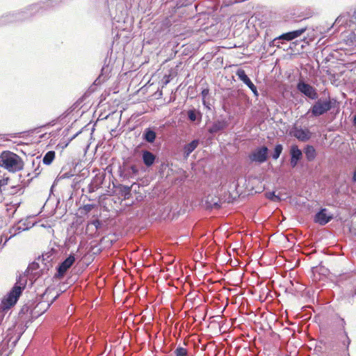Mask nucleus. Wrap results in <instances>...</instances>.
Segmentation results:
<instances>
[{
	"mask_svg": "<svg viewBox=\"0 0 356 356\" xmlns=\"http://www.w3.org/2000/svg\"><path fill=\"white\" fill-rule=\"evenodd\" d=\"M346 323L343 318L337 317L331 325V332L333 335L332 343L330 349L338 353H348L351 340L346 330Z\"/></svg>",
	"mask_w": 356,
	"mask_h": 356,
	"instance_id": "1",
	"label": "nucleus"
},
{
	"mask_svg": "<svg viewBox=\"0 0 356 356\" xmlns=\"http://www.w3.org/2000/svg\"><path fill=\"white\" fill-rule=\"evenodd\" d=\"M0 167L10 172L22 171L24 168L23 159L11 151H3L0 154Z\"/></svg>",
	"mask_w": 356,
	"mask_h": 356,
	"instance_id": "2",
	"label": "nucleus"
},
{
	"mask_svg": "<svg viewBox=\"0 0 356 356\" xmlns=\"http://www.w3.org/2000/svg\"><path fill=\"white\" fill-rule=\"evenodd\" d=\"M24 288V285L20 286L16 283L8 294L2 298L1 308L6 311L13 307L17 303Z\"/></svg>",
	"mask_w": 356,
	"mask_h": 356,
	"instance_id": "3",
	"label": "nucleus"
},
{
	"mask_svg": "<svg viewBox=\"0 0 356 356\" xmlns=\"http://www.w3.org/2000/svg\"><path fill=\"white\" fill-rule=\"evenodd\" d=\"M336 102L337 101L334 99L328 98L324 100L319 99L313 104L310 111L314 117L322 115L330 111L332 107H334Z\"/></svg>",
	"mask_w": 356,
	"mask_h": 356,
	"instance_id": "4",
	"label": "nucleus"
},
{
	"mask_svg": "<svg viewBox=\"0 0 356 356\" xmlns=\"http://www.w3.org/2000/svg\"><path fill=\"white\" fill-rule=\"evenodd\" d=\"M268 149L266 146H262L252 151L248 156L252 162H256L259 164L264 163L268 159Z\"/></svg>",
	"mask_w": 356,
	"mask_h": 356,
	"instance_id": "5",
	"label": "nucleus"
},
{
	"mask_svg": "<svg viewBox=\"0 0 356 356\" xmlns=\"http://www.w3.org/2000/svg\"><path fill=\"white\" fill-rule=\"evenodd\" d=\"M297 89L311 99H316L318 98L316 90L313 86L304 81H300L298 83Z\"/></svg>",
	"mask_w": 356,
	"mask_h": 356,
	"instance_id": "6",
	"label": "nucleus"
},
{
	"mask_svg": "<svg viewBox=\"0 0 356 356\" xmlns=\"http://www.w3.org/2000/svg\"><path fill=\"white\" fill-rule=\"evenodd\" d=\"M75 261L74 255L70 254L65 261H63L58 267V277H63L67 270L73 265Z\"/></svg>",
	"mask_w": 356,
	"mask_h": 356,
	"instance_id": "7",
	"label": "nucleus"
},
{
	"mask_svg": "<svg viewBox=\"0 0 356 356\" xmlns=\"http://www.w3.org/2000/svg\"><path fill=\"white\" fill-rule=\"evenodd\" d=\"M307 30V27H304L296 31H290L286 33H283L280 36L275 38L274 41L276 40H284L286 41H291L295 38L300 37L302 33H304Z\"/></svg>",
	"mask_w": 356,
	"mask_h": 356,
	"instance_id": "8",
	"label": "nucleus"
},
{
	"mask_svg": "<svg viewBox=\"0 0 356 356\" xmlns=\"http://www.w3.org/2000/svg\"><path fill=\"white\" fill-rule=\"evenodd\" d=\"M293 135L297 139L302 142L307 141L312 136V133L308 129L295 128Z\"/></svg>",
	"mask_w": 356,
	"mask_h": 356,
	"instance_id": "9",
	"label": "nucleus"
},
{
	"mask_svg": "<svg viewBox=\"0 0 356 356\" xmlns=\"http://www.w3.org/2000/svg\"><path fill=\"white\" fill-rule=\"evenodd\" d=\"M332 218V216H327L326 214V209H322L319 212H318L314 217V222H317L321 225H324L327 224L328 222L331 220Z\"/></svg>",
	"mask_w": 356,
	"mask_h": 356,
	"instance_id": "10",
	"label": "nucleus"
},
{
	"mask_svg": "<svg viewBox=\"0 0 356 356\" xmlns=\"http://www.w3.org/2000/svg\"><path fill=\"white\" fill-rule=\"evenodd\" d=\"M142 159L144 164L149 167L154 164L156 160V156L147 150H144L142 152Z\"/></svg>",
	"mask_w": 356,
	"mask_h": 356,
	"instance_id": "11",
	"label": "nucleus"
},
{
	"mask_svg": "<svg viewBox=\"0 0 356 356\" xmlns=\"http://www.w3.org/2000/svg\"><path fill=\"white\" fill-rule=\"evenodd\" d=\"M199 143V140H193L191 143L185 145L183 149L184 156L187 158L190 154L197 147Z\"/></svg>",
	"mask_w": 356,
	"mask_h": 356,
	"instance_id": "12",
	"label": "nucleus"
},
{
	"mask_svg": "<svg viewBox=\"0 0 356 356\" xmlns=\"http://www.w3.org/2000/svg\"><path fill=\"white\" fill-rule=\"evenodd\" d=\"M156 137V134L150 128L145 129L143 133V138L148 143L154 142Z\"/></svg>",
	"mask_w": 356,
	"mask_h": 356,
	"instance_id": "13",
	"label": "nucleus"
},
{
	"mask_svg": "<svg viewBox=\"0 0 356 356\" xmlns=\"http://www.w3.org/2000/svg\"><path fill=\"white\" fill-rule=\"evenodd\" d=\"M305 154L309 161H314L316 156V149L312 145H307L305 148Z\"/></svg>",
	"mask_w": 356,
	"mask_h": 356,
	"instance_id": "14",
	"label": "nucleus"
},
{
	"mask_svg": "<svg viewBox=\"0 0 356 356\" xmlns=\"http://www.w3.org/2000/svg\"><path fill=\"white\" fill-rule=\"evenodd\" d=\"M291 157L297 160L302 159V153L296 145H293L291 147L290 149Z\"/></svg>",
	"mask_w": 356,
	"mask_h": 356,
	"instance_id": "15",
	"label": "nucleus"
},
{
	"mask_svg": "<svg viewBox=\"0 0 356 356\" xmlns=\"http://www.w3.org/2000/svg\"><path fill=\"white\" fill-rule=\"evenodd\" d=\"M56 153L54 151L47 152L43 157L42 161L45 165H50L55 159Z\"/></svg>",
	"mask_w": 356,
	"mask_h": 356,
	"instance_id": "16",
	"label": "nucleus"
},
{
	"mask_svg": "<svg viewBox=\"0 0 356 356\" xmlns=\"http://www.w3.org/2000/svg\"><path fill=\"white\" fill-rule=\"evenodd\" d=\"M236 74L238 76V79L245 84H246L250 81V78L245 74V70L243 69H238L236 71Z\"/></svg>",
	"mask_w": 356,
	"mask_h": 356,
	"instance_id": "17",
	"label": "nucleus"
},
{
	"mask_svg": "<svg viewBox=\"0 0 356 356\" xmlns=\"http://www.w3.org/2000/svg\"><path fill=\"white\" fill-rule=\"evenodd\" d=\"M283 150V147L281 144H277L275 145L274 148V152L272 154V157L274 160H277L280 154H282V152Z\"/></svg>",
	"mask_w": 356,
	"mask_h": 356,
	"instance_id": "18",
	"label": "nucleus"
},
{
	"mask_svg": "<svg viewBox=\"0 0 356 356\" xmlns=\"http://www.w3.org/2000/svg\"><path fill=\"white\" fill-rule=\"evenodd\" d=\"M174 354L175 355V356H188V350L186 348L181 346L177 347L175 350Z\"/></svg>",
	"mask_w": 356,
	"mask_h": 356,
	"instance_id": "19",
	"label": "nucleus"
},
{
	"mask_svg": "<svg viewBox=\"0 0 356 356\" xmlns=\"http://www.w3.org/2000/svg\"><path fill=\"white\" fill-rule=\"evenodd\" d=\"M197 114L198 113L195 110H189L188 111V119L192 122L195 121L197 120Z\"/></svg>",
	"mask_w": 356,
	"mask_h": 356,
	"instance_id": "20",
	"label": "nucleus"
},
{
	"mask_svg": "<svg viewBox=\"0 0 356 356\" xmlns=\"http://www.w3.org/2000/svg\"><path fill=\"white\" fill-rule=\"evenodd\" d=\"M222 123L218 122V123L214 124L212 127L210 129V132H216L222 129H223Z\"/></svg>",
	"mask_w": 356,
	"mask_h": 356,
	"instance_id": "21",
	"label": "nucleus"
},
{
	"mask_svg": "<svg viewBox=\"0 0 356 356\" xmlns=\"http://www.w3.org/2000/svg\"><path fill=\"white\" fill-rule=\"evenodd\" d=\"M253 92V94L257 97L259 95L257 87L254 85V83L251 81V80L245 84Z\"/></svg>",
	"mask_w": 356,
	"mask_h": 356,
	"instance_id": "22",
	"label": "nucleus"
},
{
	"mask_svg": "<svg viewBox=\"0 0 356 356\" xmlns=\"http://www.w3.org/2000/svg\"><path fill=\"white\" fill-rule=\"evenodd\" d=\"M122 191L124 194V198L125 199L126 198H129V196L130 195V193H131V187L124 186H123V189L122 190Z\"/></svg>",
	"mask_w": 356,
	"mask_h": 356,
	"instance_id": "23",
	"label": "nucleus"
},
{
	"mask_svg": "<svg viewBox=\"0 0 356 356\" xmlns=\"http://www.w3.org/2000/svg\"><path fill=\"white\" fill-rule=\"evenodd\" d=\"M94 208H95L94 204H88L83 205V207H82V209L85 211L86 213H88Z\"/></svg>",
	"mask_w": 356,
	"mask_h": 356,
	"instance_id": "24",
	"label": "nucleus"
},
{
	"mask_svg": "<svg viewBox=\"0 0 356 356\" xmlns=\"http://www.w3.org/2000/svg\"><path fill=\"white\" fill-rule=\"evenodd\" d=\"M266 196L269 199H271V200H280V198L275 195V193L273 192V193H266Z\"/></svg>",
	"mask_w": 356,
	"mask_h": 356,
	"instance_id": "25",
	"label": "nucleus"
},
{
	"mask_svg": "<svg viewBox=\"0 0 356 356\" xmlns=\"http://www.w3.org/2000/svg\"><path fill=\"white\" fill-rule=\"evenodd\" d=\"M209 93V88H204V90H202L201 95H202L203 100H204L206 99V97L208 96Z\"/></svg>",
	"mask_w": 356,
	"mask_h": 356,
	"instance_id": "26",
	"label": "nucleus"
},
{
	"mask_svg": "<svg viewBox=\"0 0 356 356\" xmlns=\"http://www.w3.org/2000/svg\"><path fill=\"white\" fill-rule=\"evenodd\" d=\"M91 224L95 227L96 229H98L101 227V222L98 219L92 220Z\"/></svg>",
	"mask_w": 356,
	"mask_h": 356,
	"instance_id": "27",
	"label": "nucleus"
},
{
	"mask_svg": "<svg viewBox=\"0 0 356 356\" xmlns=\"http://www.w3.org/2000/svg\"><path fill=\"white\" fill-rule=\"evenodd\" d=\"M171 80V77H170V74H169L168 76H165L163 79V85L164 86H166Z\"/></svg>",
	"mask_w": 356,
	"mask_h": 356,
	"instance_id": "28",
	"label": "nucleus"
},
{
	"mask_svg": "<svg viewBox=\"0 0 356 356\" xmlns=\"http://www.w3.org/2000/svg\"><path fill=\"white\" fill-rule=\"evenodd\" d=\"M298 162V160L291 157L290 164L292 166V168H295L297 165Z\"/></svg>",
	"mask_w": 356,
	"mask_h": 356,
	"instance_id": "29",
	"label": "nucleus"
},
{
	"mask_svg": "<svg viewBox=\"0 0 356 356\" xmlns=\"http://www.w3.org/2000/svg\"><path fill=\"white\" fill-rule=\"evenodd\" d=\"M353 181L356 182V169L355 170L354 173H353Z\"/></svg>",
	"mask_w": 356,
	"mask_h": 356,
	"instance_id": "30",
	"label": "nucleus"
},
{
	"mask_svg": "<svg viewBox=\"0 0 356 356\" xmlns=\"http://www.w3.org/2000/svg\"><path fill=\"white\" fill-rule=\"evenodd\" d=\"M48 292H49L48 289H47V290L44 291V293L42 294V299H44V297H45L46 296H47V295H48Z\"/></svg>",
	"mask_w": 356,
	"mask_h": 356,
	"instance_id": "31",
	"label": "nucleus"
},
{
	"mask_svg": "<svg viewBox=\"0 0 356 356\" xmlns=\"http://www.w3.org/2000/svg\"><path fill=\"white\" fill-rule=\"evenodd\" d=\"M353 123H354L355 125H356V115L354 116Z\"/></svg>",
	"mask_w": 356,
	"mask_h": 356,
	"instance_id": "32",
	"label": "nucleus"
},
{
	"mask_svg": "<svg viewBox=\"0 0 356 356\" xmlns=\"http://www.w3.org/2000/svg\"><path fill=\"white\" fill-rule=\"evenodd\" d=\"M51 303H52V301L51 302V303H47V307H49Z\"/></svg>",
	"mask_w": 356,
	"mask_h": 356,
	"instance_id": "33",
	"label": "nucleus"
},
{
	"mask_svg": "<svg viewBox=\"0 0 356 356\" xmlns=\"http://www.w3.org/2000/svg\"><path fill=\"white\" fill-rule=\"evenodd\" d=\"M42 304V302H40L37 305L36 307H39L40 305Z\"/></svg>",
	"mask_w": 356,
	"mask_h": 356,
	"instance_id": "34",
	"label": "nucleus"
},
{
	"mask_svg": "<svg viewBox=\"0 0 356 356\" xmlns=\"http://www.w3.org/2000/svg\"><path fill=\"white\" fill-rule=\"evenodd\" d=\"M355 21H353V22H356V16H355ZM353 22V20H351Z\"/></svg>",
	"mask_w": 356,
	"mask_h": 356,
	"instance_id": "35",
	"label": "nucleus"
}]
</instances>
